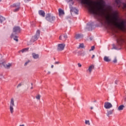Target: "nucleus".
<instances>
[{"instance_id": "nucleus-1", "label": "nucleus", "mask_w": 126, "mask_h": 126, "mask_svg": "<svg viewBox=\"0 0 126 126\" xmlns=\"http://www.w3.org/2000/svg\"><path fill=\"white\" fill-rule=\"evenodd\" d=\"M119 17V11L118 10L114 11L111 17L108 16L106 18L108 25L112 30L115 28L122 30V31H124L126 30V21L121 20L118 22Z\"/></svg>"}, {"instance_id": "nucleus-2", "label": "nucleus", "mask_w": 126, "mask_h": 126, "mask_svg": "<svg viewBox=\"0 0 126 126\" xmlns=\"http://www.w3.org/2000/svg\"><path fill=\"white\" fill-rule=\"evenodd\" d=\"M110 34L116 39L117 43L116 46L115 44H113L112 50H121L120 47H121L122 45L126 42V34L124 32H111Z\"/></svg>"}, {"instance_id": "nucleus-3", "label": "nucleus", "mask_w": 126, "mask_h": 126, "mask_svg": "<svg viewBox=\"0 0 126 126\" xmlns=\"http://www.w3.org/2000/svg\"><path fill=\"white\" fill-rule=\"evenodd\" d=\"M45 19L49 22H54L56 20V17L52 14L48 13L46 14Z\"/></svg>"}, {"instance_id": "nucleus-4", "label": "nucleus", "mask_w": 126, "mask_h": 126, "mask_svg": "<svg viewBox=\"0 0 126 126\" xmlns=\"http://www.w3.org/2000/svg\"><path fill=\"white\" fill-rule=\"evenodd\" d=\"M14 106H15V104H14V98H11L9 105V109L11 114H13V112H14L13 110V107H14Z\"/></svg>"}, {"instance_id": "nucleus-5", "label": "nucleus", "mask_w": 126, "mask_h": 126, "mask_svg": "<svg viewBox=\"0 0 126 126\" xmlns=\"http://www.w3.org/2000/svg\"><path fill=\"white\" fill-rule=\"evenodd\" d=\"M94 23L93 22H90L87 24V26L85 28L86 31H92Z\"/></svg>"}, {"instance_id": "nucleus-6", "label": "nucleus", "mask_w": 126, "mask_h": 126, "mask_svg": "<svg viewBox=\"0 0 126 126\" xmlns=\"http://www.w3.org/2000/svg\"><path fill=\"white\" fill-rule=\"evenodd\" d=\"M39 37H40V32H36V33L32 37L31 41L35 42V41H37V40L39 39Z\"/></svg>"}, {"instance_id": "nucleus-7", "label": "nucleus", "mask_w": 126, "mask_h": 126, "mask_svg": "<svg viewBox=\"0 0 126 126\" xmlns=\"http://www.w3.org/2000/svg\"><path fill=\"white\" fill-rule=\"evenodd\" d=\"M64 47H65V44L64 43L59 44L58 45V51H63L64 50Z\"/></svg>"}, {"instance_id": "nucleus-8", "label": "nucleus", "mask_w": 126, "mask_h": 126, "mask_svg": "<svg viewBox=\"0 0 126 126\" xmlns=\"http://www.w3.org/2000/svg\"><path fill=\"white\" fill-rule=\"evenodd\" d=\"M104 108L105 109H111V108H113V105H112L111 103L105 102L104 103Z\"/></svg>"}, {"instance_id": "nucleus-9", "label": "nucleus", "mask_w": 126, "mask_h": 126, "mask_svg": "<svg viewBox=\"0 0 126 126\" xmlns=\"http://www.w3.org/2000/svg\"><path fill=\"white\" fill-rule=\"evenodd\" d=\"M3 65L5 68H6V69H9L10 67L12 66V63H3Z\"/></svg>"}, {"instance_id": "nucleus-10", "label": "nucleus", "mask_w": 126, "mask_h": 126, "mask_svg": "<svg viewBox=\"0 0 126 126\" xmlns=\"http://www.w3.org/2000/svg\"><path fill=\"white\" fill-rule=\"evenodd\" d=\"M84 35L82 33H77L75 35V38L77 40H78V39H83V37Z\"/></svg>"}, {"instance_id": "nucleus-11", "label": "nucleus", "mask_w": 126, "mask_h": 126, "mask_svg": "<svg viewBox=\"0 0 126 126\" xmlns=\"http://www.w3.org/2000/svg\"><path fill=\"white\" fill-rule=\"evenodd\" d=\"M94 67L95 66L94 64H92L89 66V68L88 69L87 71H89V73H90V74H91V72H92V70L94 69Z\"/></svg>"}, {"instance_id": "nucleus-12", "label": "nucleus", "mask_w": 126, "mask_h": 126, "mask_svg": "<svg viewBox=\"0 0 126 126\" xmlns=\"http://www.w3.org/2000/svg\"><path fill=\"white\" fill-rule=\"evenodd\" d=\"M13 6H15L16 7H17V8L14 10V12H16V11H18V10H19V9L20 8V4H14L13 5Z\"/></svg>"}, {"instance_id": "nucleus-13", "label": "nucleus", "mask_w": 126, "mask_h": 126, "mask_svg": "<svg viewBox=\"0 0 126 126\" xmlns=\"http://www.w3.org/2000/svg\"><path fill=\"white\" fill-rule=\"evenodd\" d=\"M38 14L42 17H45V15H46V13H45V11L42 10H40L38 11Z\"/></svg>"}, {"instance_id": "nucleus-14", "label": "nucleus", "mask_w": 126, "mask_h": 126, "mask_svg": "<svg viewBox=\"0 0 126 126\" xmlns=\"http://www.w3.org/2000/svg\"><path fill=\"white\" fill-rule=\"evenodd\" d=\"M21 31V29L19 27H15L13 28V32H20Z\"/></svg>"}, {"instance_id": "nucleus-15", "label": "nucleus", "mask_w": 126, "mask_h": 126, "mask_svg": "<svg viewBox=\"0 0 126 126\" xmlns=\"http://www.w3.org/2000/svg\"><path fill=\"white\" fill-rule=\"evenodd\" d=\"M107 113L106 114V115L107 117H110L111 115H113V113H114V109L113 110H110L107 111Z\"/></svg>"}, {"instance_id": "nucleus-16", "label": "nucleus", "mask_w": 126, "mask_h": 126, "mask_svg": "<svg viewBox=\"0 0 126 126\" xmlns=\"http://www.w3.org/2000/svg\"><path fill=\"white\" fill-rule=\"evenodd\" d=\"M115 2L117 5L118 7H121V4H122V0H115Z\"/></svg>"}, {"instance_id": "nucleus-17", "label": "nucleus", "mask_w": 126, "mask_h": 126, "mask_svg": "<svg viewBox=\"0 0 126 126\" xmlns=\"http://www.w3.org/2000/svg\"><path fill=\"white\" fill-rule=\"evenodd\" d=\"M59 16H62V15H64V12L63 11V10L61 8L59 9Z\"/></svg>"}, {"instance_id": "nucleus-18", "label": "nucleus", "mask_w": 126, "mask_h": 126, "mask_svg": "<svg viewBox=\"0 0 126 126\" xmlns=\"http://www.w3.org/2000/svg\"><path fill=\"white\" fill-rule=\"evenodd\" d=\"M104 62H106L107 63H109V62H111V59L109 58V57L105 56L104 57Z\"/></svg>"}, {"instance_id": "nucleus-19", "label": "nucleus", "mask_w": 126, "mask_h": 126, "mask_svg": "<svg viewBox=\"0 0 126 126\" xmlns=\"http://www.w3.org/2000/svg\"><path fill=\"white\" fill-rule=\"evenodd\" d=\"M32 57L34 59H39V55L38 54H36V53H32Z\"/></svg>"}, {"instance_id": "nucleus-20", "label": "nucleus", "mask_w": 126, "mask_h": 126, "mask_svg": "<svg viewBox=\"0 0 126 126\" xmlns=\"http://www.w3.org/2000/svg\"><path fill=\"white\" fill-rule=\"evenodd\" d=\"M17 34H16V32H14L11 34L10 38H11V39H13L15 37H17Z\"/></svg>"}, {"instance_id": "nucleus-21", "label": "nucleus", "mask_w": 126, "mask_h": 126, "mask_svg": "<svg viewBox=\"0 0 126 126\" xmlns=\"http://www.w3.org/2000/svg\"><path fill=\"white\" fill-rule=\"evenodd\" d=\"M124 108H125V105H121L118 107V111H123V110H124Z\"/></svg>"}, {"instance_id": "nucleus-22", "label": "nucleus", "mask_w": 126, "mask_h": 126, "mask_svg": "<svg viewBox=\"0 0 126 126\" xmlns=\"http://www.w3.org/2000/svg\"><path fill=\"white\" fill-rule=\"evenodd\" d=\"M85 48V46H84V43H80L79 47H78V49H84Z\"/></svg>"}, {"instance_id": "nucleus-23", "label": "nucleus", "mask_w": 126, "mask_h": 126, "mask_svg": "<svg viewBox=\"0 0 126 126\" xmlns=\"http://www.w3.org/2000/svg\"><path fill=\"white\" fill-rule=\"evenodd\" d=\"M62 37H63L64 39H66L67 38V35L66 34L61 35L59 37V39L62 40Z\"/></svg>"}, {"instance_id": "nucleus-24", "label": "nucleus", "mask_w": 126, "mask_h": 126, "mask_svg": "<svg viewBox=\"0 0 126 126\" xmlns=\"http://www.w3.org/2000/svg\"><path fill=\"white\" fill-rule=\"evenodd\" d=\"M4 20H5V18L1 16H0V23L3 22V21H4Z\"/></svg>"}, {"instance_id": "nucleus-25", "label": "nucleus", "mask_w": 126, "mask_h": 126, "mask_svg": "<svg viewBox=\"0 0 126 126\" xmlns=\"http://www.w3.org/2000/svg\"><path fill=\"white\" fill-rule=\"evenodd\" d=\"M72 11H74L76 13V14H78V10L75 8H72Z\"/></svg>"}, {"instance_id": "nucleus-26", "label": "nucleus", "mask_w": 126, "mask_h": 126, "mask_svg": "<svg viewBox=\"0 0 126 126\" xmlns=\"http://www.w3.org/2000/svg\"><path fill=\"white\" fill-rule=\"evenodd\" d=\"M85 125H87V126H90V121L89 120H85Z\"/></svg>"}, {"instance_id": "nucleus-27", "label": "nucleus", "mask_w": 126, "mask_h": 126, "mask_svg": "<svg viewBox=\"0 0 126 126\" xmlns=\"http://www.w3.org/2000/svg\"><path fill=\"white\" fill-rule=\"evenodd\" d=\"M28 50H29V48H24V49H22L21 51V52H22V53H24V52H27V51H28Z\"/></svg>"}, {"instance_id": "nucleus-28", "label": "nucleus", "mask_w": 126, "mask_h": 126, "mask_svg": "<svg viewBox=\"0 0 126 126\" xmlns=\"http://www.w3.org/2000/svg\"><path fill=\"white\" fill-rule=\"evenodd\" d=\"M35 98L37 100H40L41 95L38 94L36 96Z\"/></svg>"}, {"instance_id": "nucleus-29", "label": "nucleus", "mask_w": 126, "mask_h": 126, "mask_svg": "<svg viewBox=\"0 0 126 126\" xmlns=\"http://www.w3.org/2000/svg\"><path fill=\"white\" fill-rule=\"evenodd\" d=\"M13 40H14V41H16V42H18V36H16L15 37H14Z\"/></svg>"}, {"instance_id": "nucleus-30", "label": "nucleus", "mask_w": 126, "mask_h": 126, "mask_svg": "<svg viewBox=\"0 0 126 126\" xmlns=\"http://www.w3.org/2000/svg\"><path fill=\"white\" fill-rule=\"evenodd\" d=\"M94 49H95V46H92L91 49H90L89 51L91 52V51H94Z\"/></svg>"}, {"instance_id": "nucleus-31", "label": "nucleus", "mask_w": 126, "mask_h": 126, "mask_svg": "<svg viewBox=\"0 0 126 126\" xmlns=\"http://www.w3.org/2000/svg\"><path fill=\"white\" fill-rule=\"evenodd\" d=\"M30 63V61L29 60H28V61H27L25 64H24V66H27V65L28 64V63Z\"/></svg>"}, {"instance_id": "nucleus-32", "label": "nucleus", "mask_w": 126, "mask_h": 126, "mask_svg": "<svg viewBox=\"0 0 126 126\" xmlns=\"http://www.w3.org/2000/svg\"><path fill=\"white\" fill-rule=\"evenodd\" d=\"M118 62V60H117V57H115L114 60H113V63H117Z\"/></svg>"}, {"instance_id": "nucleus-33", "label": "nucleus", "mask_w": 126, "mask_h": 126, "mask_svg": "<svg viewBox=\"0 0 126 126\" xmlns=\"http://www.w3.org/2000/svg\"><path fill=\"white\" fill-rule=\"evenodd\" d=\"M122 4H123V7L124 8H126V3H122Z\"/></svg>"}, {"instance_id": "nucleus-34", "label": "nucleus", "mask_w": 126, "mask_h": 126, "mask_svg": "<svg viewBox=\"0 0 126 126\" xmlns=\"http://www.w3.org/2000/svg\"><path fill=\"white\" fill-rule=\"evenodd\" d=\"M120 81L119 80H116L115 81V84H118V83Z\"/></svg>"}, {"instance_id": "nucleus-35", "label": "nucleus", "mask_w": 126, "mask_h": 126, "mask_svg": "<svg viewBox=\"0 0 126 126\" xmlns=\"http://www.w3.org/2000/svg\"><path fill=\"white\" fill-rule=\"evenodd\" d=\"M36 24V22H33L32 23V26H35V25Z\"/></svg>"}, {"instance_id": "nucleus-36", "label": "nucleus", "mask_w": 126, "mask_h": 126, "mask_svg": "<svg viewBox=\"0 0 126 126\" xmlns=\"http://www.w3.org/2000/svg\"><path fill=\"white\" fill-rule=\"evenodd\" d=\"M78 66H79V67H81V66H82V65H81V64H80V63H78Z\"/></svg>"}, {"instance_id": "nucleus-37", "label": "nucleus", "mask_w": 126, "mask_h": 126, "mask_svg": "<svg viewBox=\"0 0 126 126\" xmlns=\"http://www.w3.org/2000/svg\"><path fill=\"white\" fill-rule=\"evenodd\" d=\"M59 63H60V62H56L54 63V64H59Z\"/></svg>"}, {"instance_id": "nucleus-38", "label": "nucleus", "mask_w": 126, "mask_h": 126, "mask_svg": "<svg viewBox=\"0 0 126 126\" xmlns=\"http://www.w3.org/2000/svg\"><path fill=\"white\" fill-rule=\"evenodd\" d=\"M21 85H22V84H21V83H20L18 84V85L17 86V88H18V87H20V86H21Z\"/></svg>"}, {"instance_id": "nucleus-39", "label": "nucleus", "mask_w": 126, "mask_h": 126, "mask_svg": "<svg viewBox=\"0 0 126 126\" xmlns=\"http://www.w3.org/2000/svg\"><path fill=\"white\" fill-rule=\"evenodd\" d=\"M31 0H25V2H28V1H30Z\"/></svg>"}, {"instance_id": "nucleus-40", "label": "nucleus", "mask_w": 126, "mask_h": 126, "mask_svg": "<svg viewBox=\"0 0 126 126\" xmlns=\"http://www.w3.org/2000/svg\"><path fill=\"white\" fill-rule=\"evenodd\" d=\"M94 58H95V55H93V56L92 57V59H94Z\"/></svg>"}, {"instance_id": "nucleus-41", "label": "nucleus", "mask_w": 126, "mask_h": 126, "mask_svg": "<svg viewBox=\"0 0 126 126\" xmlns=\"http://www.w3.org/2000/svg\"><path fill=\"white\" fill-rule=\"evenodd\" d=\"M90 41H92V40H93V37H90Z\"/></svg>"}, {"instance_id": "nucleus-42", "label": "nucleus", "mask_w": 126, "mask_h": 126, "mask_svg": "<svg viewBox=\"0 0 126 126\" xmlns=\"http://www.w3.org/2000/svg\"><path fill=\"white\" fill-rule=\"evenodd\" d=\"M51 74V72L50 71H48L47 73V74Z\"/></svg>"}, {"instance_id": "nucleus-43", "label": "nucleus", "mask_w": 126, "mask_h": 126, "mask_svg": "<svg viewBox=\"0 0 126 126\" xmlns=\"http://www.w3.org/2000/svg\"><path fill=\"white\" fill-rule=\"evenodd\" d=\"M51 68H54V65H51Z\"/></svg>"}, {"instance_id": "nucleus-44", "label": "nucleus", "mask_w": 126, "mask_h": 126, "mask_svg": "<svg viewBox=\"0 0 126 126\" xmlns=\"http://www.w3.org/2000/svg\"><path fill=\"white\" fill-rule=\"evenodd\" d=\"M124 101H126V96L125 97V98L124 99Z\"/></svg>"}, {"instance_id": "nucleus-45", "label": "nucleus", "mask_w": 126, "mask_h": 126, "mask_svg": "<svg viewBox=\"0 0 126 126\" xmlns=\"http://www.w3.org/2000/svg\"><path fill=\"white\" fill-rule=\"evenodd\" d=\"M96 5H98V2L96 3Z\"/></svg>"}, {"instance_id": "nucleus-46", "label": "nucleus", "mask_w": 126, "mask_h": 126, "mask_svg": "<svg viewBox=\"0 0 126 126\" xmlns=\"http://www.w3.org/2000/svg\"><path fill=\"white\" fill-rule=\"evenodd\" d=\"M93 107H91V110H93Z\"/></svg>"}, {"instance_id": "nucleus-47", "label": "nucleus", "mask_w": 126, "mask_h": 126, "mask_svg": "<svg viewBox=\"0 0 126 126\" xmlns=\"http://www.w3.org/2000/svg\"><path fill=\"white\" fill-rule=\"evenodd\" d=\"M19 126H24V125H20Z\"/></svg>"}, {"instance_id": "nucleus-48", "label": "nucleus", "mask_w": 126, "mask_h": 126, "mask_svg": "<svg viewBox=\"0 0 126 126\" xmlns=\"http://www.w3.org/2000/svg\"><path fill=\"white\" fill-rule=\"evenodd\" d=\"M31 85L32 86H33V84L32 83H31Z\"/></svg>"}, {"instance_id": "nucleus-49", "label": "nucleus", "mask_w": 126, "mask_h": 126, "mask_svg": "<svg viewBox=\"0 0 126 126\" xmlns=\"http://www.w3.org/2000/svg\"><path fill=\"white\" fill-rule=\"evenodd\" d=\"M31 89H33V87H32L31 88Z\"/></svg>"}, {"instance_id": "nucleus-50", "label": "nucleus", "mask_w": 126, "mask_h": 126, "mask_svg": "<svg viewBox=\"0 0 126 126\" xmlns=\"http://www.w3.org/2000/svg\"><path fill=\"white\" fill-rule=\"evenodd\" d=\"M36 32H40V31H39V30L37 31Z\"/></svg>"}, {"instance_id": "nucleus-51", "label": "nucleus", "mask_w": 126, "mask_h": 126, "mask_svg": "<svg viewBox=\"0 0 126 126\" xmlns=\"http://www.w3.org/2000/svg\"><path fill=\"white\" fill-rule=\"evenodd\" d=\"M0 1H1V0H0Z\"/></svg>"}]
</instances>
